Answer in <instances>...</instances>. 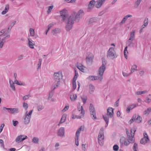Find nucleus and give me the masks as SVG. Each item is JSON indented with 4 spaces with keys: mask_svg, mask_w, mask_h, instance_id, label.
Masks as SVG:
<instances>
[{
    "mask_svg": "<svg viewBox=\"0 0 151 151\" xmlns=\"http://www.w3.org/2000/svg\"><path fill=\"white\" fill-rule=\"evenodd\" d=\"M94 56L91 53L88 52L87 53V56L86 58V60L87 63H92L93 61Z\"/></svg>",
    "mask_w": 151,
    "mask_h": 151,
    "instance_id": "nucleus-9",
    "label": "nucleus"
},
{
    "mask_svg": "<svg viewBox=\"0 0 151 151\" xmlns=\"http://www.w3.org/2000/svg\"><path fill=\"white\" fill-rule=\"evenodd\" d=\"M16 22V21H14L12 22V23L10 25L8 28V31H7V33H6L4 34L3 35L4 36H5L7 34V33L9 32L11 30L12 27H13L15 24Z\"/></svg>",
    "mask_w": 151,
    "mask_h": 151,
    "instance_id": "nucleus-20",
    "label": "nucleus"
},
{
    "mask_svg": "<svg viewBox=\"0 0 151 151\" xmlns=\"http://www.w3.org/2000/svg\"><path fill=\"white\" fill-rule=\"evenodd\" d=\"M89 92L90 93H92L94 91L95 88L93 86L92 84H90L89 86Z\"/></svg>",
    "mask_w": 151,
    "mask_h": 151,
    "instance_id": "nucleus-27",
    "label": "nucleus"
},
{
    "mask_svg": "<svg viewBox=\"0 0 151 151\" xmlns=\"http://www.w3.org/2000/svg\"><path fill=\"white\" fill-rule=\"evenodd\" d=\"M0 143L1 144V147H3L4 148L5 150L8 151H15L16 150V149L14 148H5L4 147V144L3 141L1 139H0Z\"/></svg>",
    "mask_w": 151,
    "mask_h": 151,
    "instance_id": "nucleus-15",
    "label": "nucleus"
},
{
    "mask_svg": "<svg viewBox=\"0 0 151 151\" xmlns=\"http://www.w3.org/2000/svg\"><path fill=\"white\" fill-rule=\"evenodd\" d=\"M147 92V91H138L136 92V94L137 95H140L142 94H144Z\"/></svg>",
    "mask_w": 151,
    "mask_h": 151,
    "instance_id": "nucleus-37",
    "label": "nucleus"
},
{
    "mask_svg": "<svg viewBox=\"0 0 151 151\" xmlns=\"http://www.w3.org/2000/svg\"><path fill=\"white\" fill-rule=\"evenodd\" d=\"M69 18L74 22V21H76V22L78 23L80 20V15L76 12H74L71 14Z\"/></svg>",
    "mask_w": 151,
    "mask_h": 151,
    "instance_id": "nucleus-4",
    "label": "nucleus"
},
{
    "mask_svg": "<svg viewBox=\"0 0 151 151\" xmlns=\"http://www.w3.org/2000/svg\"><path fill=\"white\" fill-rule=\"evenodd\" d=\"M151 111V109L150 108L147 109L145 111L144 113L145 114H148Z\"/></svg>",
    "mask_w": 151,
    "mask_h": 151,
    "instance_id": "nucleus-44",
    "label": "nucleus"
},
{
    "mask_svg": "<svg viewBox=\"0 0 151 151\" xmlns=\"http://www.w3.org/2000/svg\"><path fill=\"white\" fill-rule=\"evenodd\" d=\"M60 29L59 28H55L53 30L52 32H53V34L54 35L55 34L59 33L60 32Z\"/></svg>",
    "mask_w": 151,
    "mask_h": 151,
    "instance_id": "nucleus-35",
    "label": "nucleus"
},
{
    "mask_svg": "<svg viewBox=\"0 0 151 151\" xmlns=\"http://www.w3.org/2000/svg\"><path fill=\"white\" fill-rule=\"evenodd\" d=\"M55 81L57 82V83L56 84V87H58V86L60 84V80H57V81Z\"/></svg>",
    "mask_w": 151,
    "mask_h": 151,
    "instance_id": "nucleus-62",
    "label": "nucleus"
},
{
    "mask_svg": "<svg viewBox=\"0 0 151 151\" xmlns=\"http://www.w3.org/2000/svg\"><path fill=\"white\" fill-rule=\"evenodd\" d=\"M69 106H66L62 110L63 111H67L69 108Z\"/></svg>",
    "mask_w": 151,
    "mask_h": 151,
    "instance_id": "nucleus-59",
    "label": "nucleus"
},
{
    "mask_svg": "<svg viewBox=\"0 0 151 151\" xmlns=\"http://www.w3.org/2000/svg\"><path fill=\"white\" fill-rule=\"evenodd\" d=\"M144 137L140 140V143L142 144L145 145L149 140L148 135L147 133L144 132L143 133Z\"/></svg>",
    "mask_w": 151,
    "mask_h": 151,
    "instance_id": "nucleus-8",
    "label": "nucleus"
},
{
    "mask_svg": "<svg viewBox=\"0 0 151 151\" xmlns=\"http://www.w3.org/2000/svg\"><path fill=\"white\" fill-rule=\"evenodd\" d=\"M104 128L102 127L100 129L98 137V141L99 144L101 145H103L104 144Z\"/></svg>",
    "mask_w": 151,
    "mask_h": 151,
    "instance_id": "nucleus-2",
    "label": "nucleus"
},
{
    "mask_svg": "<svg viewBox=\"0 0 151 151\" xmlns=\"http://www.w3.org/2000/svg\"><path fill=\"white\" fill-rule=\"evenodd\" d=\"M3 110L6 111H8V112H9V111L10 110V108H7L5 107H3Z\"/></svg>",
    "mask_w": 151,
    "mask_h": 151,
    "instance_id": "nucleus-54",
    "label": "nucleus"
},
{
    "mask_svg": "<svg viewBox=\"0 0 151 151\" xmlns=\"http://www.w3.org/2000/svg\"><path fill=\"white\" fill-rule=\"evenodd\" d=\"M13 82L12 83H11L10 82V81H9L10 84V87H11V88H12L13 90L15 91V87L14 85V83L13 82Z\"/></svg>",
    "mask_w": 151,
    "mask_h": 151,
    "instance_id": "nucleus-46",
    "label": "nucleus"
},
{
    "mask_svg": "<svg viewBox=\"0 0 151 151\" xmlns=\"http://www.w3.org/2000/svg\"><path fill=\"white\" fill-rule=\"evenodd\" d=\"M132 17V15H127L125 16L123 18V19L121 22L120 24H122L124 23L125 21L129 17Z\"/></svg>",
    "mask_w": 151,
    "mask_h": 151,
    "instance_id": "nucleus-24",
    "label": "nucleus"
},
{
    "mask_svg": "<svg viewBox=\"0 0 151 151\" xmlns=\"http://www.w3.org/2000/svg\"><path fill=\"white\" fill-rule=\"evenodd\" d=\"M119 99H118L115 102L114 105L115 106L117 107L119 105Z\"/></svg>",
    "mask_w": 151,
    "mask_h": 151,
    "instance_id": "nucleus-58",
    "label": "nucleus"
},
{
    "mask_svg": "<svg viewBox=\"0 0 151 151\" xmlns=\"http://www.w3.org/2000/svg\"><path fill=\"white\" fill-rule=\"evenodd\" d=\"M96 1L95 0H92L88 4V7L93 9L95 5Z\"/></svg>",
    "mask_w": 151,
    "mask_h": 151,
    "instance_id": "nucleus-22",
    "label": "nucleus"
},
{
    "mask_svg": "<svg viewBox=\"0 0 151 151\" xmlns=\"http://www.w3.org/2000/svg\"><path fill=\"white\" fill-rule=\"evenodd\" d=\"M132 73V67L131 68V72L128 74H127V73L124 72H122V74L123 76L124 77H127L129 76V75L131 74Z\"/></svg>",
    "mask_w": 151,
    "mask_h": 151,
    "instance_id": "nucleus-33",
    "label": "nucleus"
},
{
    "mask_svg": "<svg viewBox=\"0 0 151 151\" xmlns=\"http://www.w3.org/2000/svg\"><path fill=\"white\" fill-rule=\"evenodd\" d=\"M74 22L71 20H70V19L68 18V21L67 22V25L66 26V29L67 31H70L72 28Z\"/></svg>",
    "mask_w": 151,
    "mask_h": 151,
    "instance_id": "nucleus-6",
    "label": "nucleus"
},
{
    "mask_svg": "<svg viewBox=\"0 0 151 151\" xmlns=\"http://www.w3.org/2000/svg\"><path fill=\"white\" fill-rule=\"evenodd\" d=\"M101 60L102 65L99 68V70L98 75L100 76H94L93 79L94 80L99 79L100 81H101L103 79L102 76L104 72L106 69V65L107 63V62L105 58H102Z\"/></svg>",
    "mask_w": 151,
    "mask_h": 151,
    "instance_id": "nucleus-1",
    "label": "nucleus"
},
{
    "mask_svg": "<svg viewBox=\"0 0 151 151\" xmlns=\"http://www.w3.org/2000/svg\"><path fill=\"white\" fill-rule=\"evenodd\" d=\"M19 112V109L17 108H10L9 113L11 114H14L17 113Z\"/></svg>",
    "mask_w": 151,
    "mask_h": 151,
    "instance_id": "nucleus-18",
    "label": "nucleus"
},
{
    "mask_svg": "<svg viewBox=\"0 0 151 151\" xmlns=\"http://www.w3.org/2000/svg\"><path fill=\"white\" fill-rule=\"evenodd\" d=\"M120 147H122V146L123 145V144H124V145H128L129 143L130 142L129 141V142H128V141L127 140V142L126 141V138L124 137H120Z\"/></svg>",
    "mask_w": 151,
    "mask_h": 151,
    "instance_id": "nucleus-12",
    "label": "nucleus"
},
{
    "mask_svg": "<svg viewBox=\"0 0 151 151\" xmlns=\"http://www.w3.org/2000/svg\"><path fill=\"white\" fill-rule=\"evenodd\" d=\"M27 138V136L24 135H21L18 136L15 139V141L19 143Z\"/></svg>",
    "mask_w": 151,
    "mask_h": 151,
    "instance_id": "nucleus-10",
    "label": "nucleus"
},
{
    "mask_svg": "<svg viewBox=\"0 0 151 151\" xmlns=\"http://www.w3.org/2000/svg\"><path fill=\"white\" fill-rule=\"evenodd\" d=\"M32 142L36 143H38L39 139L38 138L36 137H34L32 139Z\"/></svg>",
    "mask_w": 151,
    "mask_h": 151,
    "instance_id": "nucleus-34",
    "label": "nucleus"
},
{
    "mask_svg": "<svg viewBox=\"0 0 151 151\" xmlns=\"http://www.w3.org/2000/svg\"><path fill=\"white\" fill-rule=\"evenodd\" d=\"M30 117L27 116H26V117L24 119V123L25 124H28L30 121Z\"/></svg>",
    "mask_w": 151,
    "mask_h": 151,
    "instance_id": "nucleus-28",
    "label": "nucleus"
},
{
    "mask_svg": "<svg viewBox=\"0 0 151 151\" xmlns=\"http://www.w3.org/2000/svg\"><path fill=\"white\" fill-rule=\"evenodd\" d=\"M97 21V18L96 17H93L90 19L88 24L96 22Z\"/></svg>",
    "mask_w": 151,
    "mask_h": 151,
    "instance_id": "nucleus-25",
    "label": "nucleus"
},
{
    "mask_svg": "<svg viewBox=\"0 0 151 151\" xmlns=\"http://www.w3.org/2000/svg\"><path fill=\"white\" fill-rule=\"evenodd\" d=\"M23 55H20L18 57V60H22L23 59Z\"/></svg>",
    "mask_w": 151,
    "mask_h": 151,
    "instance_id": "nucleus-61",
    "label": "nucleus"
},
{
    "mask_svg": "<svg viewBox=\"0 0 151 151\" xmlns=\"http://www.w3.org/2000/svg\"><path fill=\"white\" fill-rule=\"evenodd\" d=\"M141 120L142 118L139 116H137V117L136 118V115H134L133 118V121H135L139 123L141 122Z\"/></svg>",
    "mask_w": 151,
    "mask_h": 151,
    "instance_id": "nucleus-17",
    "label": "nucleus"
},
{
    "mask_svg": "<svg viewBox=\"0 0 151 151\" xmlns=\"http://www.w3.org/2000/svg\"><path fill=\"white\" fill-rule=\"evenodd\" d=\"M103 118L104 119V121H105L106 124L108 125L109 121V117L105 116L103 115Z\"/></svg>",
    "mask_w": 151,
    "mask_h": 151,
    "instance_id": "nucleus-32",
    "label": "nucleus"
},
{
    "mask_svg": "<svg viewBox=\"0 0 151 151\" xmlns=\"http://www.w3.org/2000/svg\"><path fill=\"white\" fill-rule=\"evenodd\" d=\"M127 46H126V47L125 48V49H124V55L125 58L126 59H127V55L126 52H127V53H128V52H127Z\"/></svg>",
    "mask_w": 151,
    "mask_h": 151,
    "instance_id": "nucleus-39",
    "label": "nucleus"
},
{
    "mask_svg": "<svg viewBox=\"0 0 151 151\" xmlns=\"http://www.w3.org/2000/svg\"><path fill=\"white\" fill-rule=\"evenodd\" d=\"M142 0H137L135 4L134 7H137L139 4Z\"/></svg>",
    "mask_w": 151,
    "mask_h": 151,
    "instance_id": "nucleus-41",
    "label": "nucleus"
},
{
    "mask_svg": "<svg viewBox=\"0 0 151 151\" xmlns=\"http://www.w3.org/2000/svg\"><path fill=\"white\" fill-rule=\"evenodd\" d=\"M44 108V107L42 105H38L37 106V109L39 111H40Z\"/></svg>",
    "mask_w": 151,
    "mask_h": 151,
    "instance_id": "nucleus-47",
    "label": "nucleus"
},
{
    "mask_svg": "<svg viewBox=\"0 0 151 151\" xmlns=\"http://www.w3.org/2000/svg\"><path fill=\"white\" fill-rule=\"evenodd\" d=\"M80 132L78 129L77 130L76 134L75 139L76 140H78L79 138Z\"/></svg>",
    "mask_w": 151,
    "mask_h": 151,
    "instance_id": "nucleus-36",
    "label": "nucleus"
},
{
    "mask_svg": "<svg viewBox=\"0 0 151 151\" xmlns=\"http://www.w3.org/2000/svg\"><path fill=\"white\" fill-rule=\"evenodd\" d=\"M65 134L64 128L63 127H61L58 131L57 135L60 137H63L65 136Z\"/></svg>",
    "mask_w": 151,
    "mask_h": 151,
    "instance_id": "nucleus-11",
    "label": "nucleus"
},
{
    "mask_svg": "<svg viewBox=\"0 0 151 151\" xmlns=\"http://www.w3.org/2000/svg\"><path fill=\"white\" fill-rule=\"evenodd\" d=\"M53 6H50L49 7L48 9L47 10L48 13H50L51 10L53 8Z\"/></svg>",
    "mask_w": 151,
    "mask_h": 151,
    "instance_id": "nucleus-55",
    "label": "nucleus"
},
{
    "mask_svg": "<svg viewBox=\"0 0 151 151\" xmlns=\"http://www.w3.org/2000/svg\"><path fill=\"white\" fill-rule=\"evenodd\" d=\"M77 98L76 94H73L70 95V98L72 101H75Z\"/></svg>",
    "mask_w": 151,
    "mask_h": 151,
    "instance_id": "nucleus-30",
    "label": "nucleus"
},
{
    "mask_svg": "<svg viewBox=\"0 0 151 151\" xmlns=\"http://www.w3.org/2000/svg\"><path fill=\"white\" fill-rule=\"evenodd\" d=\"M81 99H82V100L83 101V103L84 104L86 103V100H87V99L81 97Z\"/></svg>",
    "mask_w": 151,
    "mask_h": 151,
    "instance_id": "nucleus-64",
    "label": "nucleus"
},
{
    "mask_svg": "<svg viewBox=\"0 0 151 151\" xmlns=\"http://www.w3.org/2000/svg\"><path fill=\"white\" fill-rule=\"evenodd\" d=\"M113 51H114V50L113 47H111L110 48L109 50L108 51L107 54V58H109L111 59H114L115 58L117 57L116 55V52H114Z\"/></svg>",
    "mask_w": 151,
    "mask_h": 151,
    "instance_id": "nucleus-3",
    "label": "nucleus"
},
{
    "mask_svg": "<svg viewBox=\"0 0 151 151\" xmlns=\"http://www.w3.org/2000/svg\"><path fill=\"white\" fill-rule=\"evenodd\" d=\"M54 77L55 81L58 80L62 78L63 75L62 71H59L58 72L54 73Z\"/></svg>",
    "mask_w": 151,
    "mask_h": 151,
    "instance_id": "nucleus-7",
    "label": "nucleus"
},
{
    "mask_svg": "<svg viewBox=\"0 0 151 151\" xmlns=\"http://www.w3.org/2000/svg\"><path fill=\"white\" fill-rule=\"evenodd\" d=\"M94 78V76H90L88 77L87 78V79H90L91 80L93 81L94 80L93 79Z\"/></svg>",
    "mask_w": 151,
    "mask_h": 151,
    "instance_id": "nucleus-60",
    "label": "nucleus"
},
{
    "mask_svg": "<svg viewBox=\"0 0 151 151\" xmlns=\"http://www.w3.org/2000/svg\"><path fill=\"white\" fill-rule=\"evenodd\" d=\"M14 82L16 84L19 85L23 86H24L25 85V84L24 83H23L22 82H21V83L20 82H19V81L17 80H15V81H14Z\"/></svg>",
    "mask_w": 151,
    "mask_h": 151,
    "instance_id": "nucleus-31",
    "label": "nucleus"
},
{
    "mask_svg": "<svg viewBox=\"0 0 151 151\" xmlns=\"http://www.w3.org/2000/svg\"><path fill=\"white\" fill-rule=\"evenodd\" d=\"M23 106L26 110H27L28 107V105L27 103L24 102L23 103Z\"/></svg>",
    "mask_w": 151,
    "mask_h": 151,
    "instance_id": "nucleus-43",
    "label": "nucleus"
},
{
    "mask_svg": "<svg viewBox=\"0 0 151 151\" xmlns=\"http://www.w3.org/2000/svg\"><path fill=\"white\" fill-rule=\"evenodd\" d=\"M132 106V105H131L129 106L128 107V108H127L126 110V111L127 113H129L130 112V110L132 109V108H131V106Z\"/></svg>",
    "mask_w": 151,
    "mask_h": 151,
    "instance_id": "nucleus-53",
    "label": "nucleus"
},
{
    "mask_svg": "<svg viewBox=\"0 0 151 151\" xmlns=\"http://www.w3.org/2000/svg\"><path fill=\"white\" fill-rule=\"evenodd\" d=\"M13 124L14 126H16L17 124L19 123V122L17 121L13 120L12 121Z\"/></svg>",
    "mask_w": 151,
    "mask_h": 151,
    "instance_id": "nucleus-51",
    "label": "nucleus"
},
{
    "mask_svg": "<svg viewBox=\"0 0 151 151\" xmlns=\"http://www.w3.org/2000/svg\"><path fill=\"white\" fill-rule=\"evenodd\" d=\"M54 92L52 91V90L49 93V96H50L51 97H52L53 95L54 94Z\"/></svg>",
    "mask_w": 151,
    "mask_h": 151,
    "instance_id": "nucleus-57",
    "label": "nucleus"
},
{
    "mask_svg": "<svg viewBox=\"0 0 151 151\" xmlns=\"http://www.w3.org/2000/svg\"><path fill=\"white\" fill-rule=\"evenodd\" d=\"M132 40V32H130V38L126 42V44L127 45V47H130L131 46V45L132 44V42H131V41Z\"/></svg>",
    "mask_w": 151,
    "mask_h": 151,
    "instance_id": "nucleus-19",
    "label": "nucleus"
},
{
    "mask_svg": "<svg viewBox=\"0 0 151 151\" xmlns=\"http://www.w3.org/2000/svg\"><path fill=\"white\" fill-rule=\"evenodd\" d=\"M148 18H146L145 19L144 22V24L142 26V29L140 30V32H141L142 31V29L145 27L147 26L148 24Z\"/></svg>",
    "mask_w": 151,
    "mask_h": 151,
    "instance_id": "nucleus-23",
    "label": "nucleus"
},
{
    "mask_svg": "<svg viewBox=\"0 0 151 151\" xmlns=\"http://www.w3.org/2000/svg\"><path fill=\"white\" fill-rule=\"evenodd\" d=\"M151 101V95H149L146 98V102L147 103H149Z\"/></svg>",
    "mask_w": 151,
    "mask_h": 151,
    "instance_id": "nucleus-38",
    "label": "nucleus"
},
{
    "mask_svg": "<svg viewBox=\"0 0 151 151\" xmlns=\"http://www.w3.org/2000/svg\"><path fill=\"white\" fill-rule=\"evenodd\" d=\"M81 65H82L81 66H79L80 68H79L78 66H77V67L78 69H79L82 72H84V69H83V65L82 64H81Z\"/></svg>",
    "mask_w": 151,
    "mask_h": 151,
    "instance_id": "nucleus-50",
    "label": "nucleus"
},
{
    "mask_svg": "<svg viewBox=\"0 0 151 151\" xmlns=\"http://www.w3.org/2000/svg\"><path fill=\"white\" fill-rule=\"evenodd\" d=\"M9 9V5L8 4H7L5 7V9L2 12L1 14H4L8 11Z\"/></svg>",
    "mask_w": 151,
    "mask_h": 151,
    "instance_id": "nucleus-29",
    "label": "nucleus"
},
{
    "mask_svg": "<svg viewBox=\"0 0 151 151\" xmlns=\"http://www.w3.org/2000/svg\"><path fill=\"white\" fill-rule=\"evenodd\" d=\"M89 109L91 112V114L93 119H96L97 118L96 116L95 110L93 105L92 104H90L89 106Z\"/></svg>",
    "mask_w": 151,
    "mask_h": 151,
    "instance_id": "nucleus-5",
    "label": "nucleus"
},
{
    "mask_svg": "<svg viewBox=\"0 0 151 151\" xmlns=\"http://www.w3.org/2000/svg\"><path fill=\"white\" fill-rule=\"evenodd\" d=\"M65 11H66V9H63L62 11H60V17L63 18V20L64 21H65V20L67 18L68 19V18L69 17L67 15H66L65 14H63Z\"/></svg>",
    "mask_w": 151,
    "mask_h": 151,
    "instance_id": "nucleus-14",
    "label": "nucleus"
},
{
    "mask_svg": "<svg viewBox=\"0 0 151 151\" xmlns=\"http://www.w3.org/2000/svg\"><path fill=\"white\" fill-rule=\"evenodd\" d=\"M78 76V73L76 72V70H75V74L73 79H76Z\"/></svg>",
    "mask_w": 151,
    "mask_h": 151,
    "instance_id": "nucleus-52",
    "label": "nucleus"
},
{
    "mask_svg": "<svg viewBox=\"0 0 151 151\" xmlns=\"http://www.w3.org/2000/svg\"><path fill=\"white\" fill-rule=\"evenodd\" d=\"M137 145L136 143H134V151H137Z\"/></svg>",
    "mask_w": 151,
    "mask_h": 151,
    "instance_id": "nucleus-56",
    "label": "nucleus"
},
{
    "mask_svg": "<svg viewBox=\"0 0 151 151\" xmlns=\"http://www.w3.org/2000/svg\"><path fill=\"white\" fill-rule=\"evenodd\" d=\"M119 147L117 145H115L113 147V149L114 151H118Z\"/></svg>",
    "mask_w": 151,
    "mask_h": 151,
    "instance_id": "nucleus-42",
    "label": "nucleus"
},
{
    "mask_svg": "<svg viewBox=\"0 0 151 151\" xmlns=\"http://www.w3.org/2000/svg\"><path fill=\"white\" fill-rule=\"evenodd\" d=\"M114 109L112 107H109L107 109V115L110 118H112L114 116Z\"/></svg>",
    "mask_w": 151,
    "mask_h": 151,
    "instance_id": "nucleus-13",
    "label": "nucleus"
},
{
    "mask_svg": "<svg viewBox=\"0 0 151 151\" xmlns=\"http://www.w3.org/2000/svg\"><path fill=\"white\" fill-rule=\"evenodd\" d=\"M33 111V110H31L29 111L28 114H27V111L26 112V116H27L30 117L31 116L32 114V112Z\"/></svg>",
    "mask_w": 151,
    "mask_h": 151,
    "instance_id": "nucleus-49",
    "label": "nucleus"
},
{
    "mask_svg": "<svg viewBox=\"0 0 151 151\" xmlns=\"http://www.w3.org/2000/svg\"><path fill=\"white\" fill-rule=\"evenodd\" d=\"M29 31L30 34L32 36H34L35 35V31L32 28H30Z\"/></svg>",
    "mask_w": 151,
    "mask_h": 151,
    "instance_id": "nucleus-40",
    "label": "nucleus"
},
{
    "mask_svg": "<svg viewBox=\"0 0 151 151\" xmlns=\"http://www.w3.org/2000/svg\"><path fill=\"white\" fill-rule=\"evenodd\" d=\"M29 41L28 42V45L29 47L32 49L34 48V45H35V43H33L31 40L29 38L28 39Z\"/></svg>",
    "mask_w": 151,
    "mask_h": 151,
    "instance_id": "nucleus-26",
    "label": "nucleus"
},
{
    "mask_svg": "<svg viewBox=\"0 0 151 151\" xmlns=\"http://www.w3.org/2000/svg\"><path fill=\"white\" fill-rule=\"evenodd\" d=\"M42 62V59H39V61L38 62L37 65H38V68H37V70H38V69L40 68L41 64V63Z\"/></svg>",
    "mask_w": 151,
    "mask_h": 151,
    "instance_id": "nucleus-45",
    "label": "nucleus"
},
{
    "mask_svg": "<svg viewBox=\"0 0 151 151\" xmlns=\"http://www.w3.org/2000/svg\"><path fill=\"white\" fill-rule=\"evenodd\" d=\"M106 0H99L98 1H97L96 2L97 3L96 4V6L97 8H99L102 5L103 2L105 1Z\"/></svg>",
    "mask_w": 151,
    "mask_h": 151,
    "instance_id": "nucleus-21",
    "label": "nucleus"
},
{
    "mask_svg": "<svg viewBox=\"0 0 151 151\" xmlns=\"http://www.w3.org/2000/svg\"><path fill=\"white\" fill-rule=\"evenodd\" d=\"M126 131L127 137L128 142H129V141L130 142L132 141V134L130 132H129V130L127 128L126 129Z\"/></svg>",
    "mask_w": 151,
    "mask_h": 151,
    "instance_id": "nucleus-16",
    "label": "nucleus"
},
{
    "mask_svg": "<svg viewBox=\"0 0 151 151\" xmlns=\"http://www.w3.org/2000/svg\"><path fill=\"white\" fill-rule=\"evenodd\" d=\"M81 113L82 114H85V111L83 109V106H81Z\"/></svg>",
    "mask_w": 151,
    "mask_h": 151,
    "instance_id": "nucleus-63",
    "label": "nucleus"
},
{
    "mask_svg": "<svg viewBox=\"0 0 151 151\" xmlns=\"http://www.w3.org/2000/svg\"><path fill=\"white\" fill-rule=\"evenodd\" d=\"M30 97H31V96L29 94H28L23 96L22 99L23 100H25L28 99Z\"/></svg>",
    "mask_w": 151,
    "mask_h": 151,
    "instance_id": "nucleus-48",
    "label": "nucleus"
}]
</instances>
